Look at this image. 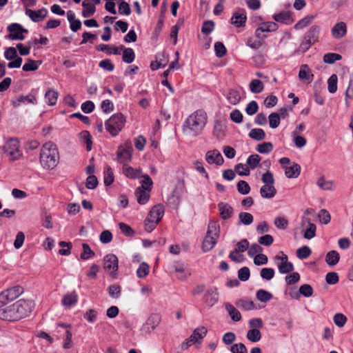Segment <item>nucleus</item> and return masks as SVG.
<instances>
[{
    "label": "nucleus",
    "instance_id": "69168bd1",
    "mask_svg": "<svg viewBox=\"0 0 353 353\" xmlns=\"http://www.w3.org/2000/svg\"><path fill=\"white\" fill-rule=\"evenodd\" d=\"M109 295L114 299L119 298L121 294V286L119 285H111L108 287Z\"/></svg>",
    "mask_w": 353,
    "mask_h": 353
},
{
    "label": "nucleus",
    "instance_id": "f257e3e1",
    "mask_svg": "<svg viewBox=\"0 0 353 353\" xmlns=\"http://www.w3.org/2000/svg\"><path fill=\"white\" fill-rule=\"evenodd\" d=\"M32 300L20 299L6 307H0V319L8 321H19L28 316L34 307Z\"/></svg>",
    "mask_w": 353,
    "mask_h": 353
},
{
    "label": "nucleus",
    "instance_id": "a19ab883",
    "mask_svg": "<svg viewBox=\"0 0 353 353\" xmlns=\"http://www.w3.org/2000/svg\"><path fill=\"white\" fill-rule=\"evenodd\" d=\"M339 259V254L335 250L328 252L325 256V261L330 266L335 265Z\"/></svg>",
    "mask_w": 353,
    "mask_h": 353
},
{
    "label": "nucleus",
    "instance_id": "f8f14e48",
    "mask_svg": "<svg viewBox=\"0 0 353 353\" xmlns=\"http://www.w3.org/2000/svg\"><path fill=\"white\" fill-rule=\"evenodd\" d=\"M8 30L10 32L8 38L12 40L22 41L25 39L24 33H28V30L23 28L19 23H11L8 27Z\"/></svg>",
    "mask_w": 353,
    "mask_h": 353
},
{
    "label": "nucleus",
    "instance_id": "a211bd4d",
    "mask_svg": "<svg viewBox=\"0 0 353 353\" xmlns=\"http://www.w3.org/2000/svg\"><path fill=\"white\" fill-rule=\"evenodd\" d=\"M218 300L219 294L216 288L209 289L203 296V301L209 307H212Z\"/></svg>",
    "mask_w": 353,
    "mask_h": 353
},
{
    "label": "nucleus",
    "instance_id": "338daca9",
    "mask_svg": "<svg viewBox=\"0 0 353 353\" xmlns=\"http://www.w3.org/2000/svg\"><path fill=\"white\" fill-rule=\"evenodd\" d=\"M299 292L305 297H310L313 294V288L309 284H303L300 286Z\"/></svg>",
    "mask_w": 353,
    "mask_h": 353
},
{
    "label": "nucleus",
    "instance_id": "a18cd8bd",
    "mask_svg": "<svg viewBox=\"0 0 353 353\" xmlns=\"http://www.w3.org/2000/svg\"><path fill=\"white\" fill-rule=\"evenodd\" d=\"M246 337L250 341L256 343L261 340V333L258 329H250L248 331Z\"/></svg>",
    "mask_w": 353,
    "mask_h": 353
},
{
    "label": "nucleus",
    "instance_id": "f704fd0d",
    "mask_svg": "<svg viewBox=\"0 0 353 353\" xmlns=\"http://www.w3.org/2000/svg\"><path fill=\"white\" fill-rule=\"evenodd\" d=\"M207 332L208 330L205 327H197L190 335V341L196 343L199 341V339H202L206 335Z\"/></svg>",
    "mask_w": 353,
    "mask_h": 353
},
{
    "label": "nucleus",
    "instance_id": "c756f323",
    "mask_svg": "<svg viewBox=\"0 0 353 353\" xmlns=\"http://www.w3.org/2000/svg\"><path fill=\"white\" fill-rule=\"evenodd\" d=\"M226 99L230 103L236 105L241 101V97L239 90L230 89L226 94Z\"/></svg>",
    "mask_w": 353,
    "mask_h": 353
},
{
    "label": "nucleus",
    "instance_id": "bf43d9fd",
    "mask_svg": "<svg viewBox=\"0 0 353 353\" xmlns=\"http://www.w3.org/2000/svg\"><path fill=\"white\" fill-rule=\"evenodd\" d=\"M215 54L217 57H223L226 54L227 50L222 42L217 41L214 43Z\"/></svg>",
    "mask_w": 353,
    "mask_h": 353
},
{
    "label": "nucleus",
    "instance_id": "aec40b11",
    "mask_svg": "<svg viewBox=\"0 0 353 353\" xmlns=\"http://www.w3.org/2000/svg\"><path fill=\"white\" fill-rule=\"evenodd\" d=\"M218 209L220 216L224 220L231 218L234 213L233 208L227 203L220 202L218 203Z\"/></svg>",
    "mask_w": 353,
    "mask_h": 353
},
{
    "label": "nucleus",
    "instance_id": "79ce46f5",
    "mask_svg": "<svg viewBox=\"0 0 353 353\" xmlns=\"http://www.w3.org/2000/svg\"><path fill=\"white\" fill-rule=\"evenodd\" d=\"M59 93L52 89H49L46 91L45 94V99L46 100V103L49 105H54L56 104L57 99H58Z\"/></svg>",
    "mask_w": 353,
    "mask_h": 353
},
{
    "label": "nucleus",
    "instance_id": "6e6552de",
    "mask_svg": "<svg viewBox=\"0 0 353 353\" xmlns=\"http://www.w3.org/2000/svg\"><path fill=\"white\" fill-rule=\"evenodd\" d=\"M2 149L12 161L18 160L22 156V153L19 150V141L17 139L10 138L7 140Z\"/></svg>",
    "mask_w": 353,
    "mask_h": 353
},
{
    "label": "nucleus",
    "instance_id": "ea45409f",
    "mask_svg": "<svg viewBox=\"0 0 353 353\" xmlns=\"http://www.w3.org/2000/svg\"><path fill=\"white\" fill-rule=\"evenodd\" d=\"M254 221V217L252 214L249 212H241L239 214L238 225H249Z\"/></svg>",
    "mask_w": 353,
    "mask_h": 353
},
{
    "label": "nucleus",
    "instance_id": "37998d69",
    "mask_svg": "<svg viewBox=\"0 0 353 353\" xmlns=\"http://www.w3.org/2000/svg\"><path fill=\"white\" fill-rule=\"evenodd\" d=\"M250 91L254 94L261 93L264 89L263 82L259 79H253L249 85Z\"/></svg>",
    "mask_w": 353,
    "mask_h": 353
},
{
    "label": "nucleus",
    "instance_id": "2f4dec72",
    "mask_svg": "<svg viewBox=\"0 0 353 353\" xmlns=\"http://www.w3.org/2000/svg\"><path fill=\"white\" fill-rule=\"evenodd\" d=\"M316 15H307L304 18L300 19L295 25H294V29L296 30H301L304 28L310 25L313 21L315 19Z\"/></svg>",
    "mask_w": 353,
    "mask_h": 353
},
{
    "label": "nucleus",
    "instance_id": "1a4fd4ad",
    "mask_svg": "<svg viewBox=\"0 0 353 353\" xmlns=\"http://www.w3.org/2000/svg\"><path fill=\"white\" fill-rule=\"evenodd\" d=\"M132 152L133 147L132 142L130 140L125 141L123 144L119 145L117 152L119 163L125 165L130 162L132 160Z\"/></svg>",
    "mask_w": 353,
    "mask_h": 353
},
{
    "label": "nucleus",
    "instance_id": "9d476101",
    "mask_svg": "<svg viewBox=\"0 0 353 353\" xmlns=\"http://www.w3.org/2000/svg\"><path fill=\"white\" fill-rule=\"evenodd\" d=\"M268 34L261 32L259 28L254 30V35L248 38L246 46L254 50H257L265 44Z\"/></svg>",
    "mask_w": 353,
    "mask_h": 353
},
{
    "label": "nucleus",
    "instance_id": "0eeeda50",
    "mask_svg": "<svg viewBox=\"0 0 353 353\" xmlns=\"http://www.w3.org/2000/svg\"><path fill=\"white\" fill-rule=\"evenodd\" d=\"M23 288L14 285L7 288L0 293V307H4L8 302L12 301L23 293Z\"/></svg>",
    "mask_w": 353,
    "mask_h": 353
},
{
    "label": "nucleus",
    "instance_id": "6ab92c4d",
    "mask_svg": "<svg viewBox=\"0 0 353 353\" xmlns=\"http://www.w3.org/2000/svg\"><path fill=\"white\" fill-rule=\"evenodd\" d=\"M272 19L278 23L290 25L294 22L292 13L290 11H282L279 13L274 14Z\"/></svg>",
    "mask_w": 353,
    "mask_h": 353
},
{
    "label": "nucleus",
    "instance_id": "5fc2aeb1",
    "mask_svg": "<svg viewBox=\"0 0 353 353\" xmlns=\"http://www.w3.org/2000/svg\"><path fill=\"white\" fill-rule=\"evenodd\" d=\"M257 28L276 31L279 28V26L276 22L273 21H261L259 23Z\"/></svg>",
    "mask_w": 353,
    "mask_h": 353
},
{
    "label": "nucleus",
    "instance_id": "0e129e2a",
    "mask_svg": "<svg viewBox=\"0 0 353 353\" xmlns=\"http://www.w3.org/2000/svg\"><path fill=\"white\" fill-rule=\"evenodd\" d=\"M260 275L262 279L270 281L274 276V270L271 268H263L261 270Z\"/></svg>",
    "mask_w": 353,
    "mask_h": 353
},
{
    "label": "nucleus",
    "instance_id": "20e7f679",
    "mask_svg": "<svg viewBox=\"0 0 353 353\" xmlns=\"http://www.w3.org/2000/svg\"><path fill=\"white\" fill-rule=\"evenodd\" d=\"M219 232L220 227L218 221H210L202 243V250L204 252L211 250L214 247L219 237Z\"/></svg>",
    "mask_w": 353,
    "mask_h": 353
},
{
    "label": "nucleus",
    "instance_id": "e433bc0d",
    "mask_svg": "<svg viewBox=\"0 0 353 353\" xmlns=\"http://www.w3.org/2000/svg\"><path fill=\"white\" fill-rule=\"evenodd\" d=\"M248 136L250 138L257 141H260L265 139L266 137L265 131L261 128L252 129L250 131Z\"/></svg>",
    "mask_w": 353,
    "mask_h": 353
},
{
    "label": "nucleus",
    "instance_id": "3c124183",
    "mask_svg": "<svg viewBox=\"0 0 353 353\" xmlns=\"http://www.w3.org/2000/svg\"><path fill=\"white\" fill-rule=\"evenodd\" d=\"M261 158L259 154H252L247 159V164L250 169H255L259 164Z\"/></svg>",
    "mask_w": 353,
    "mask_h": 353
},
{
    "label": "nucleus",
    "instance_id": "412c9836",
    "mask_svg": "<svg viewBox=\"0 0 353 353\" xmlns=\"http://www.w3.org/2000/svg\"><path fill=\"white\" fill-rule=\"evenodd\" d=\"M164 214V207L159 204L154 205L150 211L148 218L159 223Z\"/></svg>",
    "mask_w": 353,
    "mask_h": 353
},
{
    "label": "nucleus",
    "instance_id": "58836bf2",
    "mask_svg": "<svg viewBox=\"0 0 353 353\" xmlns=\"http://www.w3.org/2000/svg\"><path fill=\"white\" fill-rule=\"evenodd\" d=\"M122 60L126 63H131L135 59V54L132 48H123Z\"/></svg>",
    "mask_w": 353,
    "mask_h": 353
},
{
    "label": "nucleus",
    "instance_id": "774afa93",
    "mask_svg": "<svg viewBox=\"0 0 353 353\" xmlns=\"http://www.w3.org/2000/svg\"><path fill=\"white\" fill-rule=\"evenodd\" d=\"M230 351L232 353H248L247 347L242 343L232 345L230 347Z\"/></svg>",
    "mask_w": 353,
    "mask_h": 353
},
{
    "label": "nucleus",
    "instance_id": "cd10ccee",
    "mask_svg": "<svg viewBox=\"0 0 353 353\" xmlns=\"http://www.w3.org/2000/svg\"><path fill=\"white\" fill-rule=\"evenodd\" d=\"M313 77L314 75L311 74L310 69L308 65L306 64L302 65L299 72V79L310 83L313 80Z\"/></svg>",
    "mask_w": 353,
    "mask_h": 353
},
{
    "label": "nucleus",
    "instance_id": "5701e85b",
    "mask_svg": "<svg viewBox=\"0 0 353 353\" xmlns=\"http://www.w3.org/2000/svg\"><path fill=\"white\" fill-rule=\"evenodd\" d=\"M150 192L143 186L137 188L135 191L137 202L141 205L145 204L150 199Z\"/></svg>",
    "mask_w": 353,
    "mask_h": 353
},
{
    "label": "nucleus",
    "instance_id": "de8ad7c7",
    "mask_svg": "<svg viewBox=\"0 0 353 353\" xmlns=\"http://www.w3.org/2000/svg\"><path fill=\"white\" fill-rule=\"evenodd\" d=\"M104 184L106 186L110 185L114 182V174L112 168L107 165L105 168L104 172Z\"/></svg>",
    "mask_w": 353,
    "mask_h": 353
},
{
    "label": "nucleus",
    "instance_id": "b1692460",
    "mask_svg": "<svg viewBox=\"0 0 353 353\" xmlns=\"http://www.w3.org/2000/svg\"><path fill=\"white\" fill-rule=\"evenodd\" d=\"M247 16L244 12H236L231 18V23L236 28L244 27L245 26Z\"/></svg>",
    "mask_w": 353,
    "mask_h": 353
},
{
    "label": "nucleus",
    "instance_id": "7c9ffc66",
    "mask_svg": "<svg viewBox=\"0 0 353 353\" xmlns=\"http://www.w3.org/2000/svg\"><path fill=\"white\" fill-rule=\"evenodd\" d=\"M83 8L82 10V15L83 17H90L92 16L96 12V8L94 4L89 2L88 0H84L82 3Z\"/></svg>",
    "mask_w": 353,
    "mask_h": 353
},
{
    "label": "nucleus",
    "instance_id": "052dcab7",
    "mask_svg": "<svg viewBox=\"0 0 353 353\" xmlns=\"http://www.w3.org/2000/svg\"><path fill=\"white\" fill-rule=\"evenodd\" d=\"M341 59V56L339 54L330 52L327 53L323 56V61L326 63L332 64L336 61H339Z\"/></svg>",
    "mask_w": 353,
    "mask_h": 353
},
{
    "label": "nucleus",
    "instance_id": "ddd939ff",
    "mask_svg": "<svg viewBox=\"0 0 353 353\" xmlns=\"http://www.w3.org/2000/svg\"><path fill=\"white\" fill-rule=\"evenodd\" d=\"M161 316L157 314H151L141 327L145 334H150L160 323Z\"/></svg>",
    "mask_w": 353,
    "mask_h": 353
},
{
    "label": "nucleus",
    "instance_id": "4d7b16f0",
    "mask_svg": "<svg viewBox=\"0 0 353 353\" xmlns=\"http://www.w3.org/2000/svg\"><path fill=\"white\" fill-rule=\"evenodd\" d=\"M269 125L271 128H277L281 121L280 116L278 113L272 112L268 117Z\"/></svg>",
    "mask_w": 353,
    "mask_h": 353
},
{
    "label": "nucleus",
    "instance_id": "9b49d317",
    "mask_svg": "<svg viewBox=\"0 0 353 353\" xmlns=\"http://www.w3.org/2000/svg\"><path fill=\"white\" fill-rule=\"evenodd\" d=\"M274 259L279 261L277 263V267L281 274H288L294 270V265L288 261V255L283 252H279V254L275 256Z\"/></svg>",
    "mask_w": 353,
    "mask_h": 353
},
{
    "label": "nucleus",
    "instance_id": "4468645a",
    "mask_svg": "<svg viewBox=\"0 0 353 353\" xmlns=\"http://www.w3.org/2000/svg\"><path fill=\"white\" fill-rule=\"evenodd\" d=\"M104 269L110 272L112 276H114L118 270V258L115 254H110L106 255L103 259Z\"/></svg>",
    "mask_w": 353,
    "mask_h": 353
},
{
    "label": "nucleus",
    "instance_id": "680f3d73",
    "mask_svg": "<svg viewBox=\"0 0 353 353\" xmlns=\"http://www.w3.org/2000/svg\"><path fill=\"white\" fill-rule=\"evenodd\" d=\"M337 76L332 74L327 80L328 83V91L330 93H334L337 90Z\"/></svg>",
    "mask_w": 353,
    "mask_h": 353
},
{
    "label": "nucleus",
    "instance_id": "09e8293b",
    "mask_svg": "<svg viewBox=\"0 0 353 353\" xmlns=\"http://www.w3.org/2000/svg\"><path fill=\"white\" fill-rule=\"evenodd\" d=\"M306 221L308 223V228L305 230L303 236L307 239H311L316 235V227L314 223H311L310 219H307Z\"/></svg>",
    "mask_w": 353,
    "mask_h": 353
},
{
    "label": "nucleus",
    "instance_id": "f03ea898",
    "mask_svg": "<svg viewBox=\"0 0 353 353\" xmlns=\"http://www.w3.org/2000/svg\"><path fill=\"white\" fill-rule=\"evenodd\" d=\"M39 159L44 169L55 168L59 161V153L56 144L51 141L44 143L41 150Z\"/></svg>",
    "mask_w": 353,
    "mask_h": 353
},
{
    "label": "nucleus",
    "instance_id": "4be33fe9",
    "mask_svg": "<svg viewBox=\"0 0 353 353\" xmlns=\"http://www.w3.org/2000/svg\"><path fill=\"white\" fill-rule=\"evenodd\" d=\"M332 35L335 39L343 37L347 32V26L344 22L336 23L331 30Z\"/></svg>",
    "mask_w": 353,
    "mask_h": 353
},
{
    "label": "nucleus",
    "instance_id": "8fccbe9b",
    "mask_svg": "<svg viewBox=\"0 0 353 353\" xmlns=\"http://www.w3.org/2000/svg\"><path fill=\"white\" fill-rule=\"evenodd\" d=\"M83 252L81 254V259L82 260H88L90 258H92L95 254L92 250L90 248L88 243L82 244Z\"/></svg>",
    "mask_w": 353,
    "mask_h": 353
},
{
    "label": "nucleus",
    "instance_id": "49530a36",
    "mask_svg": "<svg viewBox=\"0 0 353 353\" xmlns=\"http://www.w3.org/2000/svg\"><path fill=\"white\" fill-rule=\"evenodd\" d=\"M41 61H36L34 60L28 59L27 62L23 65V70L25 72L35 71L38 69Z\"/></svg>",
    "mask_w": 353,
    "mask_h": 353
},
{
    "label": "nucleus",
    "instance_id": "c03bdc74",
    "mask_svg": "<svg viewBox=\"0 0 353 353\" xmlns=\"http://www.w3.org/2000/svg\"><path fill=\"white\" fill-rule=\"evenodd\" d=\"M256 299L263 303H266L272 299V294L270 292L260 289L256 292Z\"/></svg>",
    "mask_w": 353,
    "mask_h": 353
},
{
    "label": "nucleus",
    "instance_id": "6e6d98bb",
    "mask_svg": "<svg viewBox=\"0 0 353 353\" xmlns=\"http://www.w3.org/2000/svg\"><path fill=\"white\" fill-rule=\"evenodd\" d=\"M312 253L310 248L308 246H303L299 248L296 251V256L300 259H307Z\"/></svg>",
    "mask_w": 353,
    "mask_h": 353
},
{
    "label": "nucleus",
    "instance_id": "c85d7f7f",
    "mask_svg": "<svg viewBox=\"0 0 353 353\" xmlns=\"http://www.w3.org/2000/svg\"><path fill=\"white\" fill-rule=\"evenodd\" d=\"M285 174L288 178H296L301 172V166L297 163H294L292 166L284 167Z\"/></svg>",
    "mask_w": 353,
    "mask_h": 353
},
{
    "label": "nucleus",
    "instance_id": "603ef678",
    "mask_svg": "<svg viewBox=\"0 0 353 353\" xmlns=\"http://www.w3.org/2000/svg\"><path fill=\"white\" fill-rule=\"evenodd\" d=\"M273 148L274 146L271 142H263L257 145L256 150L261 154H268L272 151Z\"/></svg>",
    "mask_w": 353,
    "mask_h": 353
},
{
    "label": "nucleus",
    "instance_id": "423d86ee",
    "mask_svg": "<svg viewBox=\"0 0 353 353\" xmlns=\"http://www.w3.org/2000/svg\"><path fill=\"white\" fill-rule=\"evenodd\" d=\"M320 27L316 25L311 26L305 34L303 41L299 46V51L305 52L309 50L318 41Z\"/></svg>",
    "mask_w": 353,
    "mask_h": 353
},
{
    "label": "nucleus",
    "instance_id": "7ed1b4c3",
    "mask_svg": "<svg viewBox=\"0 0 353 353\" xmlns=\"http://www.w3.org/2000/svg\"><path fill=\"white\" fill-rule=\"evenodd\" d=\"M207 118V114L203 110L195 111L185 119L183 125V131H188L192 136L199 135L206 125Z\"/></svg>",
    "mask_w": 353,
    "mask_h": 353
},
{
    "label": "nucleus",
    "instance_id": "39448f33",
    "mask_svg": "<svg viewBox=\"0 0 353 353\" xmlns=\"http://www.w3.org/2000/svg\"><path fill=\"white\" fill-rule=\"evenodd\" d=\"M125 121L122 113L114 114L105 122V130L112 137H116L125 126Z\"/></svg>",
    "mask_w": 353,
    "mask_h": 353
},
{
    "label": "nucleus",
    "instance_id": "f3484780",
    "mask_svg": "<svg viewBox=\"0 0 353 353\" xmlns=\"http://www.w3.org/2000/svg\"><path fill=\"white\" fill-rule=\"evenodd\" d=\"M26 14L28 15L32 21L37 23L43 21L46 17L48 14V10L44 8L38 10L26 9Z\"/></svg>",
    "mask_w": 353,
    "mask_h": 353
},
{
    "label": "nucleus",
    "instance_id": "dca6fc26",
    "mask_svg": "<svg viewBox=\"0 0 353 353\" xmlns=\"http://www.w3.org/2000/svg\"><path fill=\"white\" fill-rule=\"evenodd\" d=\"M205 161L209 164L215 163L217 165H221L224 162V159L218 150L208 151L205 154Z\"/></svg>",
    "mask_w": 353,
    "mask_h": 353
},
{
    "label": "nucleus",
    "instance_id": "a878e982",
    "mask_svg": "<svg viewBox=\"0 0 353 353\" xmlns=\"http://www.w3.org/2000/svg\"><path fill=\"white\" fill-rule=\"evenodd\" d=\"M57 327H58V328H62L65 330V338L64 340V343H63V347L65 349H69L70 347H71V343H72V333L70 330V325L59 323Z\"/></svg>",
    "mask_w": 353,
    "mask_h": 353
},
{
    "label": "nucleus",
    "instance_id": "13d9d810",
    "mask_svg": "<svg viewBox=\"0 0 353 353\" xmlns=\"http://www.w3.org/2000/svg\"><path fill=\"white\" fill-rule=\"evenodd\" d=\"M237 190L241 194H248L250 192V187L248 182L241 180L237 183Z\"/></svg>",
    "mask_w": 353,
    "mask_h": 353
},
{
    "label": "nucleus",
    "instance_id": "393cba45",
    "mask_svg": "<svg viewBox=\"0 0 353 353\" xmlns=\"http://www.w3.org/2000/svg\"><path fill=\"white\" fill-rule=\"evenodd\" d=\"M124 46H120L119 47H117L114 46H109L106 44H100L97 50L105 52L108 54H120L121 50L123 49Z\"/></svg>",
    "mask_w": 353,
    "mask_h": 353
},
{
    "label": "nucleus",
    "instance_id": "72a5a7b5",
    "mask_svg": "<svg viewBox=\"0 0 353 353\" xmlns=\"http://www.w3.org/2000/svg\"><path fill=\"white\" fill-rule=\"evenodd\" d=\"M79 139L81 143L85 144L86 150L90 151L92 147V136L87 130H83L79 133Z\"/></svg>",
    "mask_w": 353,
    "mask_h": 353
},
{
    "label": "nucleus",
    "instance_id": "2eb2a0df",
    "mask_svg": "<svg viewBox=\"0 0 353 353\" xmlns=\"http://www.w3.org/2000/svg\"><path fill=\"white\" fill-rule=\"evenodd\" d=\"M170 268L172 271L176 273V277L180 280H185L190 275V272L185 268L183 263L174 262L171 264Z\"/></svg>",
    "mask_w": 353,
    "mask_h": 353
},
{
    "label": "nucleus",
    "instance_id": "473e14b6",
    "mask_svg": "<svg viewBox=\"0 0 353 353\" xmlns=\"http://www.w3.org/2000/svg\"><path fill=\"white\" fill-rule=\"evenodd\" d=\"M225 308L228 312L232 321L236 322L241 319V314L239 311L231 303H227L225 304Z\"/></svg>",
    "mask_w": 353,
    "mask_h": 353
},
{
    "label": "nucleus",
    "instance_id": "e2e57ef3",
    "mask_svg": "<svg viewBox=\"0 0 353 353\" xmlns=\"http://www.w3.org/2000/svg\"><path fill=\"white\" fill-rule=\"evenodd\" d=\"M274 225L279 230H285L288 226V221L283 216L276 217L274 219Z\"/></svg>",
    "mask_w": 353,
    "mask_h": 353
},
{
    "label": "nucleus",
    "instance_id": "4c0bfd02",
    "mask_svg": "<svg viewBox=\"0 0 353 353\" xmlns=\"http://www.w3.org/2000/svg\"><path fill=\"white\" fill-rule=\"evenodd\" d=\"M235 304L237 307L245 311L254 310L255 308L254 302L248 299H239L236 301Z\"/></svg>",
    "mask_w": 353,
    "mask_h": 353
},
{
    "label": "nucleus",
    "instance_id": "bb28decb",
    "mask_svg": "<svg viewBox=\"0 0 353 353\" xmlns=\"http://www.w3.org/2000/svg\"><path fill=\"white\" fill-rule=\"evenodd\" d=\"M276 194L274 185H263L260 189V194L263 198L272 199Z\"/></svg>",
    "mask_w": 353,
    "mask_h": 353
},
{
    "label": "nucleus",
    "instance_id": "c9c22d12",
    "mask_svg": "<svg viewBox=\"0 0 353 353\" xmlns=\"http://www.w3.org/2000/svg\"><path fill=\"white\" fill-rule=\"evenodd\" d=\"M123 172L128 178L137 179L141 177L140 170H135L127 164L123 165Z\"/></svg>",
    "mask_w": 353,
    "mask_h": 353
},
{
    "label": "nucleus",
    "instance_id": "864d4df0",
    "mask_svg": "<svg viewBox=\"0 0 353 353\" xmlns=\"http://www.w3.org/2000/svg\"><path fill=\"white\" fill-rule=\"evenodd\" d=\"M77 295L75 293L65 295L62 299V304L65 306H71L77 302Z\"/></svg>",
    "mask_w": 353,
    "mask_h": 353
}]
</instances>
